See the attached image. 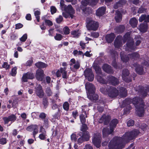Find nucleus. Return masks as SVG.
I'll return each mask as SVG.
<instances>
[{"label": "nucleus", "instance_id": "obj_1", "mask_svg": "<svg viewBox=\"0 0 149 149\" xmlns=\"http://www.w3.org/2000/svg\"><path fill=\"white\" fill-rule=\"evenodd\" d=\"M140 133L139 130L134 129L126 132L121 137L115 136L108 143V149H122L125 145L124 142L127 143L135 139Z\"/></svg>", "mask_w": 149, "mask_h": 149}, {"label": "nucleus", "instance_id": "obj_2", "mask_svg": "<svg viewBox=\"0 0 149 149\" xmlns=\"http://www.w3.org/2000/svg\"><path fill=\"white\" fill-rule=\"evenodd\" d=\"M132 102L135 107L137 115L140 117L143 116L144 114L145 106L143 100L140 97H135L132 99Z\"/></svg>", "mask_w": 149, "mask_h": 149}, {"label": "nucleus", "instance_id": "obj_3", "mask_svg": "<svg viewBox=\"0 0 149 149\" xmlns=\"http://www.w3.org/2000/svg\"><path fill=\"white\" fill-rule=\"evenodd\" d=\"M88 127L87 125L85 123L82 124L81 127L80 131L78 134L80 137L79 138L77 141L78 144L80 145L83 142L88 141L90 138V134L89 132L87 131Z\"/></svg>", "mask_w": 149, "mask_h": 149}, {"label": "nucleus", "instance_id": "obj_4", "mask_svg": "<svg viewBox=\"0 0 149 149\" xmlns=\"http://www.w3.org/2000/svg\"><path fill=\"white\" fill-rule=\"evenodd\" d=\"M87 96L91 101H96L98 99V95L95 93V88L93 84L86 83L85 85Z\"/></svg>", "mask_w": 149, "mask_h": 149}, {"label": "nucleus", "instance_id": "obj_5", "mask_svg": "<svg viewBox=\"0 0 149 149\" xmlns=\"http://www.w3.org/2000/svg\"><path fill=\"white\" fill-rule=\"evenodd\" d=\"M86 23V27L88 30L96 31L97 30L99 26L98 22L89 19L87 21Z\"/></svg>", "mask_w": 149, "mask_h": 149}, {"label": "nucleus", "instance_id": "obj_6", "mask_svg": "<svg viewBox=\"0 0 149 149\" xmlns=\"http://www.w3.org/2000/svg\"><path fill=\"white\" fill-rule=\"evenodd\" d=\"M102 139L101 134L97 133L94 134L92 139V142L94 146L97 148H99L101 147Z\"/></svg>", "mask_w": 149, "mask_h": 149}, {"label": "nucleus", "instance_id": "obj_7", "mask_svg": "<svg viewBox=\"0 0 149 149\" xmlns=\"http://www.w3.org/2000/svg\"><path fill=\"white\" fill-rule=\"evenodd\" d=\"M130 72L127 69H124L122 72V77L123 81L127 83L130 82L132 81V77L129 76Z\"/></svg>", "mask_w": 149, "mask_h": 149}, {"label": "nucleus", "instance_id": "obj_8", "mask_svg": "<svg viewBox=\"0 0 149 149\" xmlns=\"http://www.w3.org/2000/svg\"><path fill=\"white\" fill-rule=\"evenodd\" d=\"M107 95L111 98L116 97L118 95V91L115 88L111 86L107 88Z\"/></svg>", "mask_w": 149, "mask_h": 149}, {"label": "nucleus", "instance_id": "obj_9", "mask_svg": "<svg viewBox=\"0 0 149 149\" xmlns=\"http://www.w3.org/2000/svg\"><path fill=\"white\" fill-rule=\"evenodd\" d=\"M84 74L85 77L89 81H93L94 79V76L91 69L86 68L84 71Z\"/></svg>", "mask_w": 149, "mask_h": 149}, {"label": "nucleus", "instance_id": "obj_10", "mask_svg": "<svg viewBox=\"0 0 149 149\" xmlns=\"http://www.w3.org/2000/svg\"><path fill=\"white\" fill-rule=\"evenodd\" d=\"M26 130L30 132L33 131L32 134L35 139L36 135L38 133V126L37 125H31L27 127Z\"/></svg>", "mask_w": 149, "mask_h": 149}, {"label": "nucleus", "instance_id": "obj_11", "mask_svg": "<svg viewBox=\"0 0 149 149\" xmlns=\"http://www.w3.org/2000/svg\"><path fill=\"white\" fill-rule=\"evenodd\" d=\"M34 78V74L33 72H28L23 74L22 77V82H27L28 79H32Z\"/></svg>", "mask_w": 149, "mask_h": 149}, {"label": "nucleus", "instance_id": "obj_12", "mask_svg": "<svg viewBox=\"0 0 149 149\" xmlns=\"http://www.w3.org/2000/svg\"><path fill=\"white\" fill-rule=\"evenodd\" d=\"M107 79V84L113 86L117 85L119 83V79L112 75H110L108 76Z\"/></svg>", "mask_w": 149, "mask_h": 149}, {"label": "nucleus", "instance_id": "obj_13", "mask_svg": "<svg viewBox=\"0 0 149 149\" xmlns=\"http://www.w3.org/2000/svg\"><path fill=\"white\" fill-rule=\"evenodd\" d=\"M45 75L44 71L42 69H38L36 71L35 77L37 80L39 81H43Z\"/></svg>", "mask_w": 149, "mask_h": 149}, {"label": "nucleus", "instance_id": "obj_14", "mask_svg": "<svg viewBox=\"0 0 149 149\" xmlns=\"http://www.w3.org/2000/svg\"><path fill=\"white\" fill-rule=\"evenodd\" d=\"M126 45V51L128 50L134 51L136 49V47L134 45V41L133 39H129L127 40Z\"/></svg>", "mask_w": 149, "mask_h": 149}, {"label": "nucleus", "instance_id": "obj_15", "mask_svg": "<svg viewBox=\"0 0 149 149\" xmlns=\"http://www.w3.org/2000/svg\"><path fill=\"white\" fill-rule=\"evenodd\" d=\"M111 119L110 116L106 114H103L99 120V122L100 123H104V125H107L109 123Z\"/></svg>", "mask_w": 149, "mask_h": 149}, {"label": "nucleus", "instance_id": "obj_16", "mask_svg": "<svg viewBox=\"0 0 149 149\" xmlns=\"http://www.w3.org/2000/svg\"><path fill=\"white\" fill-rule=\"evenodd\" d=\"M64 10L65 12L70 14V17L71 18H73L75 17L74 14H75V10L71 5H69L64 8Z\"/></svg>", "mask_w": 149, "mask_h": 149}, {"label": "nucleus", "instance_id": "obj_17", "mask_svg": "<svg viewBox=\"0 0 149 149\" xmlns=\"http://www.w3.org/2000/svg\"><path fill=\"white\" fill-rule=\"evenodd\" d=\"M102 68L104 72L108 74H112L114 72L111 66L107 63L104 64L102 66Z\"/></svg>", "mask_w": 149, "mask_h": 149}, {"label": "nucleus", "instance_id": "obj_18", "mask_svg": "<svg viewBox=\"0 0 149 149\" xmlns=\"http://www.w3.org/2000/svg\"><path fill=\"white\" fill-rule=\"evenodd\" d=\"M36 93L37 96L40 98H42L44 95V91L42 87L40 85H39L36 88Z\"/></svg>", "mask_w": 149, "mask_h": 149}, {"label": "nucleus", "instance_id": "obj_19", "mask_svg": "<svg viewBox=\"0 0 149 149\" xmlns=\"http://www.w3.org/2000/svg\"><path fill=\"white\" fill-rule=\"evenodd\" d=\"M96 78L97 81L100 83L104 84H107V79H106L105 75L102 74L101 75H97Z\"/></svg>", "mask_w": 149, "mask_h": 149}, {"label": "nucleus", "instance_id": "obj_20", "mask_svg": "<svg viewBox=\"0 0 149 149\" xmlns=\"http://www.w3.org/2000/svg\"><path fill=\"white\" fill-rule=\"evenodd\" d=\"M39 132L41 133L39 135L38 137L41 140H45L47 136L46 131L42 126H40Z\"/></svg>", "mask_w": 149, "mask_h": 149}, {"label": "nucleus", "instance_id": "obj_21", "mask_svg": "<svg viewBox=\"0 0 149 149\" xmlns=\"http://www.w3.org/2000/svg\"><path fill=\"white\" fill-rule=\"evenodd\" d=\"M139 89L137 90V91L141 94L143 97L147 96L148 94V92L145 87L142 86H139Z\"/></svg>", "mask_w": 149, "mask_h": 149}, {"label": "nucleus", "instance_id": "obj_22", "mask_svg": "<svg viewBox=\"0 0 149 149\" xmlns=\"http://www.w3.org/2000/svg\"><path fill=\"white\" fill-rule=\"evenodd\" d=\"M114 130L110 127L109 129L107 127H104L102 130L103 136V137H107L109 135L112 134Z\"/></svg>", "mask_w": 149, "mask_h": 149}, {"label": "nucleus", "instance_id": "obj_23", "mask_svg": "<svg viewBox=\"0 0 149 149\" xmlns=\"http://www.w3.org/2000/svg\"><path fill=\"white\" fill-rule=\"evenodd\" d=\"M127 2L126 0H119L116 2L113 6L115 9H117L119 7H122L125 5Z\"/></svg>", "mask_w": 149, "mask_h": 149}, {"label": "nucleus", "instance_id": "obj_24", "mask_svg": "<svg viewBox=\"0 0 149 149\" xmlns=\"http://www.w3.org/2000/svg\"><path fill=\"white\" fill-rule=\"evenodd\" d=\"M116 37L115 35L113 33L107 34L105 36V39L108 43H111L114 40Z\"/></svg>", "mask_w": 149, "mask_h": 149}, {"label": "nucleus", "instance_id": "obj_25", "mask_svg": "<svg viewBox=\"0 0 149 149\" xmlns=\"http://www.w3.org/2000/svg\"><path fill=\"white\" fill-rule=\"evenodd\" d=\"M106 10V7L102 6L96 10V15L98 16H101L103 15Z\"/></svg>", "mask_w": 149, "mask_h": 149}, {"label": "nucleus", "instance_id": "obj_26", "mask_svg": "<svg viewBox=\"0 0 149 149\" xmlns=\"http://www.w3.org/2000/svg\"><path fill=\"white\" fill-rule=\"evenodd\" d=\"M122 15L120 12L118 10H116L115 17L116 21L117 23L119 22L122 21Z\"/></svg>", "mask_w": 149, "mask_h": 149}, {"label": "nucleus", "instance_id": "obj_27", "mask_svg": "<svg viewBox=\"0 0 149 149\" xmlns=\"http://www.w3.org/2000/svg\"><path fill=\"white\" fill-rule=\"evenodd\" d=\"M134 67L137 66L135 68V70L137 73L140 75L143 74V67L140 65L138 66L136 63H134Z\"/></svg>", "mask_w": 149, "mask_h": 149}, {"label": "nucleus", "instance_id": "obj_28", "mask_svg": "<svg viewBox=\"0 0 149 149\" xmlns=\"http://www.w3.org/2000/svg\"><path fill=\"white\" fill-rule=\"evenodd\" d=\"M139 20L140 22H142L144 21L145 22L147 23L149 22V15H146V14H142L139 17Z\"/></svg>", "mask_w": 149, "mask_h": 149}, {"label": "nucleus", "instance_id": "obj_29", "mask_svg": "<svg viewBox=\"0 0 149 149\" xmlns=\"http://www.w3.org/2000/svg\"><path fill=\"white\" fill-rule=\"evenodd\" d=\"M125 27L124 25H119L114 29V30L118 34L121 33L124 31Z\"/></svg>", "mask_w": 149, "mask_h": 149}, {"label": "nucleus", "instance_id": "obj_30", "mask_svg": "<svg viewBox=\"0 0 149 149\" xmlns=\"http://www.w3.org/2000/svg\"><path fill=\"white\" fill-rule=\"evenodd\" d=\"M118 123V121L117 119L116 118L113 119L109 123L110 127L114 130Z\"/></svg>", "mask_w": 149, "mask_h": 149}, {"label": "nucleus", "instance_id": "obj_31", "mask_svg": "<svg viewBox=\"0 0 149 149\" xmlns=\"http://www.w3.org/2000/svg\"><path fill=\"white\" fill-rule=\"evenodd\" d=\"M148 27L147 23L141 24L139 26V30L142 32L145 33L147 31Z\"/></svg>", "mask_w": 149, "mask_h": 149}, {"label": "nucleus", "instance_id": "obj_32", "mask_svg": "<svg viewBox=\"0 0 149 149\" xmlns=\"http://www.w3.org/2000/svg\"><path fill=\"white\" fill-rule=\"evenodd\" d=\"M35 65L37 68L40 69L46 68L48 66L47 64L41 61H39L36 63Z\"/></svg>", "mask_w": 149, "mask_h": 149}, {"label": "nucleus", "instance_id": "obj_33", "mask_svg": "<svg viewBox=\"0 0 149 149\" xmlns=\"http://www.w3.org/2000/svg\"><path fill=\"white\" fill-rule=\"evenodd\" d=\"M120 94L121 97H126L127 95V91L125 88L121 87L120 88Z\"/></svg>", "mask_w": 149, "mask_h": 149}, {"label": "nucleus", "instance_id": "obj_34", "mask_svg": "<svg viewBox=\"0 0 149 149\" xmlns=\"http://www.w3.org/2000/svg\"><path fill=\"white\" fill-rule=\"evenodd\" d=\"M138 22V20L135 17L131 18L129 21L130 24L133 28H135L136 27Z\"/></svg>", "mask_w": 149, "mask_h": 149}, {"label": "nucleus", "instance_id": "obj_35", "mask_svg": "<svg viewBox=\"0 0 149 149\" xmlns=\"http://www.w3.org/2000/svg\"><path fill=\"white\" fill-rule=\"evenodd\" d=\"M120 55L121 60L123 62L127 63L129 61L130 58L129 54L125 55L120 54Z\"/></svg>", "mask_w": 149, "mask_h": 149}, {"label": "nucleus", "instance_id": "obj_36", "mask_svg": "<svg viewBox=\"0 0 149 149\" xmlns=\"http://www.w3.org/2000/svg\"><path fill=\"white\" fill-rule=\"evenodd\" d=\"M61 73L62 74V77L63 78L67 79L68 77L67 75L66 67L61 68H60Z\"/></svg>", "mask_w": 149, "mask_h": 149}, {"label": "nucleus", "instance_id": "obj_37", "mask_svg": "<svg viewBox=\"0 0 149 149\" xmlns=\"http://www.w3.org/2000/svg\"><path fill=\"white\" fill-rule=\"evenodd\" d=\"M114 43V45L116 47L118 48L120 46L121 43V40L118 36H117L116 38Z\"/></svg>", "mask_w": 149, "mask_h": 149}, {"label": "nucleus", "instance_id": "obj_38", "mask_svg": "<svg viewBox=\"0 0 149 149\" xmlns=\"http://www.w3.org/2000/svg\"><path fill=\"white\" fill-rule=\"evenodd\" d=\"M130 58L131 59L136 60L139 58L140 57L139 54L137 52H134L130 54H129Z\"/></svg>", "mask_w": 149, "mask_h": 149}, {"label": "nucleus", "instance_id": "obj_39", "mask_svg": "<svg viewBox=\"0 0 149 149\" xmlns=\"http://www.w3.org/2000/svg\"><path fill=\"white\" fill-rule=\"evenodd\" d=\"M132 103V99L130 98H127L123 100V104L125 107L129 105Z\"/></svg>", "mask_w": 149, "mask_h": 149}, {"label": "nucleus", "instance_id": "obj_40", "mask_svg": "<svg viewBox=\"0 0 149 149\" xmlns=\"http://www.w3.org/2000/svg\"><path fill=\"white\" fill-rule=\"evenodd\" d=\"M130 33L129 32H127L123 36V42H126L129 39H132L130 37Z\"/></svg>", "mask_w": 149, "mask_h": 149}, {"label": "nucleus", "instance_id": "obj_41", "mask_svg": "<svg viewBox=\"0 0 149 149\" xmlns=\"http://www.w3.org/2000/svg\"><path fill=\"white\" fill-rule=\"evenodd\" d=\"M93 68L97 75L102 74V71L101 69L99 66L95 65L94 66Z\"/></svg>", "mask_w": 149, "mask_h": 149}, {"label": "nucleus", "instance_id": "obj_42", "mask_svg": "<svg viewBox=\"0 0 149 149\" xmlns=\"http://www.w3.org/2000/svg\"><path fill=\"white\" fill-rule=\"evenodd\" d=\"M92 9L89 7L86 8L83 10V12L85 14L88 15L92 13Z\"/></svg>", "mask_w": 149, "mask_h": 149}, {"label": "nucleus", "instance_id": "obj_43", "mask_svg": "<svg viewBox=\"0 0 149 149\" xmlns=\"http://www.w3.org/2000/svg\"><path fill=\"white\" fill-rule=\"evenodd\" d=\"M69 104L67 101L65 102L63 104V107L65 111H68L69 109Z\"/></svg>", "mask_w": 149, "mask_h": 149}, {"label": "nucleus", "instance_id": "obj_44", "mask_svg": "<svg viewBox=\"0 0 149 149\" xmlns=\"http://www.w3.org/2000/svg\"><path fill=\"white\" fill-rule=\"evenodd\" d=\"M34 15L37 21L38 22H39L40 19V11L37 10L34 12Z\"/></svg>", "mask_w": 149, "mask_h": 149}, {"label": "nucleus", "instance_id": "obj_45", "mask_svg": "<svg viewBox=\"0 0 149 149\" xmlns=\"http://www.w3.org/2000/svg\"><path fill=\"white\" fill-rule=\"evenodd\" d=\"M42 104L44 106V107L45 109L48 106L49 104V102L48 99L47 97H44L43 98Z\"/></svg>", "mask_w": 149, "mask_h": 149}, {"label": "nucleus", "instance_id": "obj_46", "mask_svg": "<svg viewBox=\"0 0 149 149\" xmlns=\"http://www.w3.org/2000/svg\"><path fill=\"white\" fill-rule=\"evenodd\" d=\"M43 120V125L42 126H43V127H44L45 128H47L49 127V121L48 118H46Z\"/></svg>", "mask_w": 149, "mask_h": 149}, {"label": "nucleus", "instance_id": "obj_47", "mask_svg": "<svg viewBox=\"0 0 149 149\" xmlns=\"http://www.w3.org/2000/svg\"><path fill=\"white\" fill-rule=\"evenodd\" d=\"M8 117L10 121L12 122H14L16 120L17 118L16 116L14 114H11L8 116Z\"/></svg>", "mask_w": 149, "mask_h": 149}, {"label": "nucleus", "instance_id": "obj_48", "mask_svg": "<svg viewBox=\"0 0 149 149\" xmlns=\"http://www.w3.org/2000/svg\"><path fill=\"white\" fill-rule=\"evenodd\" d=\"M45 92L47 96L49 97L51 96L53 94L52 91L50 87H47L46 88Z\"/></svg>", "mask_w": 149, "mask_h": 149}, {"label": "nucleus", "instance_id": "obj_49", "mask_svg": "<svg viewBox=\"0 0 149 149\" xmlns=\"http://www.w3.org/2000/svg\"><path fill=\"white\" fill-rule=\"evenodd\" d=\"M79 118L81 123L82 124L85 123L86 121V118L85 115L83 114H81Z\"/></svg>", "mask_w": 149, "mask_h": 149}, {"label": "nucleus", "instance_id": "obj_50", "mask_svg": "<svg viewBox=\"0 0 149 149\" xmlns=\"http://www.w3.org/2000/svg\"><path fill=\"white\" fill-rule=\"evenodd\" d=\"M109 52L112 58H116L117 53L114 50L112 49L110 50Z\"/></svg>", "mask_w": 149, "mask_h": 149}, {"label": "nucleus", "instance_id": "obj_51", "mask_svg": "<svg viewBox=\"0 0 149 149\" xmlns=\"http://www.w3.org/2000/svg\"><path fill=\"white\" fill-rule=\"evenodd\" d=\"M63 36L60 34L56 33V36H54V38L55 39L58 41H60L62 40Z\"/></svg>", "mask_w": 149, "mask_h": 149}, {"label": "nucleus", "instance_id": "obj_52", "mask_svg": "<svg viewBox=\"0 0 149 149\" xmlns=\"http://www.w3.org/2000/svg\"><path fill=\"white\" fill-rule=\"evenodd\" d=\"M17 68L16 67L12 68L10 72V74L12 76H15L17 74Z\"/></svg>", "mask_w": 149, "mask_h": 149}, {"label": "nucleus", "instance_id": "obj_53", "mask_svg": "<svg viewBox=\"0 0 149 149\" xmlns=\"http://www.w3.org/2000/svg\"><path fill=\"white\" fill-rule=\"evenodd\" d=\"M60 109H58V111L57 112H56L55 114L53 116V118L55 119H57L59 120L60 118V115L59 114Z\"/></svg>", "mask_w": 149, "mask_h": 149}, {"label": "nucleus", "instance_id": "obj_54", "mask_svg": "<svg viewBox=\"0 0 149 149\" xmlns=\"http://www.w3.org/2000/svg\"><path fill=\"white\" fill-rule=\"evenodd\" d=\"M111 65L113 68L116 69H118V68L119 67L117 64L116 58H113V60L112 61L111 63Z\"/></svg>", "mask_w": 149, "mask_h": 149}, {"label": "nucleus", "instance_id": "obj_55", "mask_svg": "<svg viewBox=\"0 0 149 149\" xmlns=\"http://www.w3.org/2000/svg\"><path fill=\"white\" fill-rule=\"evenodd\" d=\"M27 38V35L26 33L24 34L22 36L19 38L20 40L22 42H24Z\"/></svg>", "mask_w": 149, "mask_h": 149}, {"label": "nucleus", "instance_id": "obj_56", "mask_svg": "<svg viewBox=\"0 0 149 149\" xmlns=\"http://www.w3.org/2000/svg\"><path fill=\"white\" fill-rule=\"evenodd\" d=\"M45 20L46 25H47L49 26H52L53 25V22L49 19H45Z\"/></svg>", "mask_w": 149, "mask_h": 149}, {"label": "nucleus", "instance_id": "obj_57", "mask_svg": "<svg viewBox=\"0 0 149 149\" xmlns=\"http://www.w3.org/2000/svg\"><path fill=\"white\" fill-rule=\"evenodd\" d=\"M90 36L94 38H97L99 36V33L97 32H92L91 33Z\"/></svg>", "mask_w": 149, "mask_h": 149}, {"label": "nucleus", "instance_id": "obj_58", "mask_svg": "<svg viewBox=\"0 0 149 149\" xmlns=\"http://www.w3.org/2000/svg\"><path fill=\"white\" fill-rule=\"evenodd\" d=\"M99 0H90V5L94 6L98 3Z\"/></svg>", "mask_w": 149, "mask_h": 149}, {"label": "nucleus", "instance_id": "obj_59", "mask_svg": "<svg viewBox=\"0 0 149 149\" xmlns=\"http://www.w3.org/2000/svg\"><path fill=\"white\" fill-rule=\"evenodd\" d=\"M100 91L103 94L107 95V88H105V87H102L100 88Z\"/></svg>", "mask_w": 149, "mask_h": 149}, {"label": "nucleus", "instance_id": "obj_60", "mask_svg": "<svg viewBox=\"0 0 149 149\" xmlns=\"http://www.w3.org/2000/svg\"><path fill=\"white\" fill-rule=\"evenodd\" d=\"M63 31L65 35H68L70 33V29L67 26L64 28Z\"/></svg>", "mask_w": 149, "mask_h": 149}, {"label": "nucleus", "instance_id": "obj_61", "mask_svg": "<svg viewBox=\"0 0 149 149\" xmlns=\"http://www.w3.org/2000/svg\"><path fill=\"white\" fill-rule=\"evenodd\" d=\"M75 64L73 66L74 68L76 69H78L80 68V63L79 61H77L76 63L74 64Z\"/></svg>", "mask_w": 149, "mask_h": 149}, {"label": "nucleus", "instance_id": "obj_62", "mask_svg": "<svg viewBox=\"0 0 149 149\" xmlns=\"http://www.w3.org/2000/svg\"><path fill=\"white\" fill-rule=\"evenodd\" d=\"M147 127L148 126L146 124L143 123L140 126V128L143 131H145L146 130Z\"/></svg>", "mask_w": 149, "mask_h": 149}, {"label": "nucleus", "instance_id": "obj_63", "mask_svg": "<svg viewBox=\"0 0 149 149\" xmlns=\"http://www.w3.org/2000/svg\"><path fill=\"white\" fill-rule=\"evenodd\" d=\"M63 18L61 15H59L56 19V22L58 24H60L63 20Z\"/></svg>", "mask_w": 149, "mask_h": 149}, {"label": "nucleus", "instance_id": "obj_64", "mask_svg": "<svg viewBox=\"0 0 149 149\" xmlns=\"http://www.w3.org/2000/svg\"><path fill=\"white\" fill-rule=\"evenodd\" d=\"M39 117L43 120L47 118L46 114L44 112H42L40 114Z\"/></svg>", "mask_w": 149, "mask_h": 149}]
</instances>
